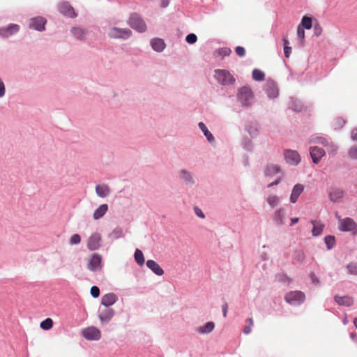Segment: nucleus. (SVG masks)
Instances as JSON below:
<instances>
[{
  "mask_svg": "<svg viewBox=\"0 0 357 357\" xmlns=\"http://www.w3.org/2000/svg\"><path fill=\"white\" fill-rule=\"evenodd\" d=\"M266 201L271 208H274L279 204L280 197L277 195H271L267 197Z\"/></svg>",
  "mask_w": 357,
  "mask_h": 357,
  "instance_id": "c756f323",
  "label": "nucleus"
},
{
  "mask_svg": "<svg viewBox=\"0 0 357 357\" xmlns=\"http://www.w3.org/2000/svg\"><path fill=\"white\" fill-rule=\"evenodd\" d=\"M180 177L181 179L184 180L185 181L190 182L192 180V176L190 172L182 170L180 172Z\"/></svg>",
  "mask_w": 357,
  "mask_h": 357,
  "instance_id": "37998d69",
  "label": "nucleus"
},
{
  "mask_svg": "<svg viewBox=\"0 0 357 357\" xmlns=\"http://www.w3.org/2000/svg\"><path fill=\"white\" fill-rule=\"evenodd\" d=\"M248 130L252 137H256L259 134V126L257 123L250 124Z\"/></svg>",
  "mask_w": 357,
  "mask_h": 357,
  "instance_id": "473e14b6",
  "label": "nucleus"
},
{
  "mask_svg": "<svg viewBox=\"0 0 357 357\" xmlns=\"http://www.w3.org/2000/svg\"><path fill=\"white\" fill-rule=\"evenodd\" d=\"M322 33V28L319 24H317L314 26V33L316 36H319Z\"/></svg>",
  "mask_w": 357,
  "mask_h": 357,
  "instance_id": "8fccbe9b",
  "label": "nucleus"
},
{
  "mask_svg": "<svg viewBox=\"0 0 357 357\" xmlns=\"http://www.w3.org/2000/svg\"><path fill=\"white\" fill-rule=\"evenodd\" d=\"M305 299V294L301 291H293L286 294L284 300L292 305H298L303 303Z\"/></svg>",
  "mask_w": 357,
  "mask_h": 357,
  "instance_id": "7ed1b4c3",
  "label": "nucleus"
},
{
  "mask_svg": "<svg viewBox=\"0 0 357 357\" xmlns=\"http://www.w3.org/2000/svg\"><path fill=\"white\" fill-rule=\"evenodd\" d=\"M40 328H43V330H45V331L50 330L53 326V321L50 318H47L46 319H45L44 321H43L40 323Z\"/></svg>",
  "mask_w": 357,
  "mask_h": 357,
  "instance_id": "f704fd0d",
  "label": "nucleus"
},
{
  "mask_svg": "<svg viewBox=\"0 0 357 357\" xmlns=\"http://www.w3.org/2000/svg\"><path fill=\"white\" fill-rule=\"evenodd\" d=\"M59 9L60 13L64 15L70 17H73L76 15L73 8L67 3L60 4Z\"/></svg>",
  "mask_w": 357,
  "mask_h": 357,
  "instance_id": "a211bd4d",
  "label": "nucleus"
},
{
  "mask_svg": "<svg viewBox=\"0 0 357 357\" xmlns=\"http://www.w3.org/2000/svg\"><path fill=\"white\" fill-rule=\"evenodd\" d=\"M310 222L313 225L312 230V235L314 236H319L323 231L324 225L320 222H317L315 220H311Z\"/></svg>",
  "mask_w": 357,
  "mask_h": 357,
  "instance_id": "393cba45",
  "label": "nucleus"
},
{
  "mask_svg": "<svg viewBox=\"0 0 357 357\" xmlns=\"http://www.w3.org/2000/svg\"><path fill=\"white\" fill-rule=\"evenodd\" d=\"M311 278H312V281L313 283L314 284H319V280L318 279L315 277V275L314 274H312L311 275Z\"/></svg>",
  "mask_w": 357,
  "mask_h": 357,
  "instance_id": "13d9d810",
  "label": "nucleus"
},
{
  "mask_svg": "<svg viewBox=\"0 0 357 357\" xmlns=\"http://www.w3.org/2000/svg\"><path fill=\"white\" fill-rule=\"evenodd\" d=\"M297 34H298V36L300 38H301L302 40L304 39V38H305V31H304L303 29H302L300 26H298Z\"/></svg>",
  "mask_w": 357,
  "mask_h": 357,
  "instance_id": "3c124183",
  "label": "nucleus"
},
{
  "mask_svg": "<svg viewBox=\"0 0 357 357\" xmlns=\"http://www.w3.org/2000/svg\"><path fill=\"white\" fill-rule=\"evenodd\" d=\"M91 294L93 298H98L100 295V289L96 286H93L91 288Z\"/></svg>",
  "mask_w": 357,
  "mask_h": 357,
  "instance_id": "49530a36",
  "label": "nucleus"
},
{
  "mask_svg": "<svg viewBox=\"0 0 357 357\" xmlns=\"http://www.w3.org/2000/svg\"><path fill=\"white\" fill-rule=\"evenodd\" d=\"M284 214V209L280 208L274 213V220L278 225L283 224V217Z\"/></svg>",
  "mask_w": 357,
  "mask_h": 357,
  "instance_id": "cd10ccee",
  "label": "nucleus"
},
{
  "mask_svg": "<svg viewBox=\"0 0 357 357\" xmlns=\"http://www.w3.org/2000/svg\"><path fill=\"white\" fill-rule=\"evenodd\" d=\"M5 94V86L2 80L0 79V98Z\"/></svg>",
  "mask_w": 357,
  "mask_h": 357,
  "instance_id": "864d4df0",
  "label": "nucleus"
},
{
  "mask_svg": "<svg viewBox=\"0 0 357 357\" xmlns=\"http://www.w3.org/2000/svg\"><path fill=\"white\" fill-rule=\"evenodd\" d=\"M168 5V0H163L162 1V6L164 7H166Z\"/></svg>",
  "mask_w": 357,
  "mask_h": 357,
  "instance_id": "680f3d73",
  "label": "nucleus"
},
{
  "mask_svg": "<svg viewBox=\"0 0 357 357\" xmlns=\"http://www.w3.org/2000/svg\"><path fill=\"white\" fill-rule=\"evenodd\" d=\"M286 162L291 165H296L301 161V157L296 151L286 150L284 151Z\"/></svg>",
  "mask_w": 357,
  "mask_h": 357,
  "instance_id": "1a4fd4ad",
  "label": "nucleus"
},
{
  "mask_svg": "<svg viewBox=\"0 0 357 357\" xmlns=\"http://www.w3.org/2000/svg\"><path fill=\"white\" fill-rule=\"evenodd\" d=\"M310 153L312 161L314 163H318L321 158L325 155L324 150L317 146L310 147Z\"/></svg>",
  "mask_w": 357,
  "mask_h": 357,
  "instance_id": "ddd939ff",
  "label": "nucleus"
},
{
  "mask_svg": "<svg viewBox=\"0 0 357 357\" xmlns=\"http://www.w3.org/2000/svg\"><path fill=\"white\" fill-rule=\"evenodd\" d=\"M102 237L99 233L92 234L87 241V248L90 250H98L101 245Z\"/></svg>",
  "mask_w": 357,
  "mask_h": 357,
  "instance_id": "6e6552de",
  "label": "nucleus"
},
{
  "mask_svg": "<svg viewBox=\"0 0 357 357\" xmlns=\"http://www.w3.org/2000/svg\"><path fill=\"white\" fill-rule=\"evenodd\" d=\"M266 92L269 98H274L278 95L277 84L273 81H268L265 86Z\"/></svg>",
  "mask_w": 357,
  "mask_h": 357,
  "instance_id": "4468645a",
  "label": "nucleus"
},
{
  "mask_svg": "<svg viewBox=\"0 0 357 357\" xmlns=\"http://www.w3.org/2000/svg\"><path fill=\"white\" fill-rule=\"evenodd\" d=\"M151 45L155 51L159 52H162L165 47V42L163 41V40L160 38H154L151 40Z\"/></svg>",
  "mask_w": 357,
  "mask_h": 357,
  "instance_id": "b1692460",
  "label": "nucleus"
},
{
  "mask_svg": "<svg viewBox=\"0 0 357 357\" xmlns=\"http://www.w3.org/2000/svg\"><path fill=\"white\" fill-rule=\"evenodd\" d=\"M199 127L202 130V131L204 132V135L207 138V139L212 142L214 141V137L213 135L208 130L206 125L203 122H200L199 123Z\"/></svg>",
  "mask_w": 357,
  "mask_h": 357,
  "instance_id": "c85d7f7f",
  "label": "nucleus"
},
{
  "mask_svg": "<svg viewBox=\"0 0 357 357\" xmlns=\"http://www.w3.org/2000/svg\"><path fill=\"white\" fill-rule=\"evenodd\" d=\"M227 303H225L223 305H222V312H223V316L225 317L227 316Z\"/></svg>",
  "mask_w": 357,
  "mask_h": 357,
  "instance_id": "6e6d98bb",
  "label": "nucleus"
},
{
  "mask_svg": "<svg viewBox=\"0 0 357 357\" xmlns=\"http://www.w3.org/2000/svg\"><path fill=\"white\" fill-rule=\"evenodd\" d=\"M102 268V257L100 255L95 253L92 255L88 264V268L91 271H97Z\"/></svg>",
  "mask_w": 357,
  "mask_h": 357,
  "instance_id": "9d476101",
  "label": "nucleus"
},
{
  "mask_svg": "<svg viewBox=\"0 0 357 357\" xmlns=\"http://www.w3.org/2000/svg\"><path fill=\"white\" fill-rule=\"evenodd\" d=\"M265 74L260 70L255 69L252 71V78L256 81H262L264 79Z\"/></svg>",
  "mask_w": 357,
  "mask_h": 357,
  "instance_id": "72a5a7b5",
  "label": "nucleus"
},
{
  "mask_svg": "<svg viewBox=\"0 0 357 357\" xmlns=\"http://www.w3.org/2000/svg\"><path fill=\"white\" fill-rule=\"evenodd\" d=\"M236 54L238 56H244L245 54V50L244 49V47H241V46H238L236 47Z\"/></svg>",
  "mask_w": 357,
  "mask_h": 357,
  "instance_id": "de8ad7c7",
  "label": "nucleus"
},
{
  "mask_svg": "<svg viewBox=\"0 0 357 357\" xmlns=\"http://www.w3.org/2000/svg\"><path fill=\"white\" fill-rule=\"evenodd\" d=\"M303 189H304L303 186L301 184H296L294 187L293 190L291 192V197H290V201L292 203H295L297 201L298 197L303 191Z\"/></svg>",
  "mask_w": 357,
  "mask_h": 357,
  "instance_id": "5701e85b",
  "label": "nucleus"
},
{
  "mask_svg": "<svg viewBox=\"0 0 357 357\" xmlns=\"http://www.w3.org/2000/svg\"><path fill=\"white\" fill-rule=\"evenodd\" d=\"M46 20L41 17H35L31 20L30 27L38 31H43L45 29V24Z\"/></svg>",
  "mask_w": 357,
  "mask_h": 357,
  "instance_id": "2eb2a0df",
  "label": "nucleus"
},
{
  "mask_svg": "<svg viewBox=\"0 0 357 357\" xmlns=\"http://www.w3.org/2000/svg\"><path fill=\"white\" fill-rule=\"evenodd\" d=\"M82 335L89 340H98L101 337V333L99 329L94 326L87 327L82 331Z\"/></svg>",
  "mask_w": 357,
  "mask_h": 357,
  "instance_id": "0eeeda50",
  "label": "nucleus"
},
{
  "mask_svg": "<svg viewBox=\"0 0 357 357\" xmlns=\"http://www.w3.org/2000/svg\"><path fill=\"white\" fill-rule=\"evenodd\" d=\"M301 24L306 29H310L312 26V19L309 17L304 16L301 20Z\"/></svg>",
  "mask_w": 357,
  "mask_h": 357,
  "instance_id": "e433bc0d",
  "label": "nucleus"
},
{
  "mask_svg": "<svg viewBox=\"0 0 357 357\" xmlns=\"http://www.w3.org/2000/svg\"><path fill=\"white\" fill-rule=\"evenodd\" d=\"M349 273L351 275H357V263L351 262L347 266Z\"/></svg>",
  "mask_w": 357,
  "mask_h": 357,
  "instance_id": "ea45409f",
  "label": "nucleus"
},
{
  "mask_svg": "<svg viewBox=\"0 0 357 357\" xmlns=\"http://www.w3.org/2000/svg\"><path fill=\"white\" fill-rule=\"evenodd\" d=\"M335 301L340 305L351 306L354 303V298L350 296H338L334 297Z\"/></svg>",
  "mask_w": 357,
  "mask_h": 357,
  "instance_id": "412c9836",
  "label": "nucleus"
},
{
  "mask_svg": "<svg viewBox=\"0 0 357 357\" xmlns=\"http://www.w3.org/2000/svg\"><path fill=\"white\" fill-rule=\"evenodd\" d=\"M344 192L340 188H333L329 193L330 199L332 202H337L343 197Z\"/></svg>",
  "mask_w": 357,
  "mask_h": 357,
  "instance_id": "4be33fe9",
  "label": "nucleus"
},
{
  "mask_svg": "<svg viewBox=\"0 0 357 357\" xmlns=\"http://www.w3.org/2000/svg\"><path fill=\"white\" fill-rule=\"evenodd\" d=\"M319 143L322 144L323 145L326 146L327 144V140L324 138L319 139Z\"/></svg>",
  "mask_w": 357,
  "mask_h": 357,
  "instance_id": "bf43d9fd",
  "label": "nucleus"
},
{
  "mask_svg": "<svg viewBox=\"0 0 357 357\" xmlns=\"http://www.w3.org/2000/svg\"><path fill=\"white\" fill-rule=\"evenodd\" d=\"M108 206L107 204H104L100 205L93 213V218L95 220H98L102 218L107 211Z\"/></svg>",
  "mask_w": 357,
  "mask_h": 357,
  "instance_id": "a878e982",
  "label": "nucleus"
},
{
  "mask_svg": "<svg viewBox=\"0 0 357 357\" xmlns=\"http://www.w3.org/2000/svg\"><path fill=\"white\" fill-rule=\"evenodd\" d=\"M135 259L136 262L140 266H142L144 263V255L142 252L139 249H136L135 252Z\"/></svg>",
  "mask_w": 357,
  "mask_h": 357,
  "instance_id": "2f4dec72",
  "label": "nucleus"
},
{
  "mask_svg": "<svg viewBox=\"0 0 357 357\" xmlns=\"http://www.w3.org/2000/svg\"><path fill=\"white\" fill-rule=\"evenodd\" d=\"M81 242V237L79 234H73L70 239V243L71 245H74V244H78Z\"/></svg>",
  "mask_w": 357,
  "mask_h": 357,
  "instance_id": "c03bdc74",
  "label": "nucleus"
},
{
  "mask_svg": "<svg viewBox=\"0 0 357 357\" xmlns=\"http://www.w3.org/2000/svg\"><path fill=\"white\" fill-rule=\"evenodd\" d=\"M96 192L99 197L105 198L109 195L110 188L105 184L98 185L96 187Z\"/></svg>",
  "mask_w": 357,
  "mask_h": 357,
  "instance_id": "aec40b11",
  "label": "nucleus"
},
{
  "mask_svg": "<svg viewBox=\"0 0 357 357\" xmlns=\"http://www.w3.org/2000/svg\"><path fill=\"white\" fill-rule=\"evenodd\" d=\"M195 212L197 214V215L199 216V218H204L205 215H204V213L198 207H197V206L195 207Z\"/></svg>",
  "mask_w": 357,
  "mask_h": 357,
  "instance_id": "603ef678",
  "label": "nucleus"
},
{
  "mask_svg": "<svg viewBox=\"0 0 357 357\" xmlns=\"http://www.w3.org/2000/svg\"><path fill=\"white\" fill-rule=\"evenodd\" d=\"M298 220L299 219L298 218H292L291 219V221L292 224H296V223H297L298 222Z\"/></svg>",
  "mask_w": 357,
  "mask_h": 357,
  "instance_id": "052dcab7",
  "label": "nucleus"
},
{
  "mask_svg": "<svg viewBox=\"0 0 357 357\" xmlns=\"http://www.w3.org/2000/svg\"><path fill=\"white\" fill-rule=\"evenodd\" d=\"M219 52H220V54H221L222 56H229L231 54V50L230 48L225 47V48L220 49Z\"/></svg>",
  "mask_w": 357,
  "mask_h": 357,
  "instance_id": "09e8293b",
  "label": "nucleus"
},
{
  "mask_svg": "<svg viewBox=\"0 0 357 357\" xmlns=\"http://www.w3.org/2000/svg\"><path fill=\"white\" fill-rule=\"evenodd\" d=\"M281 172V167L278 164L268 163L266 165L264 173L266 176L273 177Z\"/></svg>",
  "mask_w": 357,
  "mask_h": 357,
  "instance_id": "f8f14e48",
  "label": "nucleus"
},
{
  "mask_svg": "<svg viewBox=\"0 0 357 357\" xmlns=\"http://www.w3.org/2000/svg\"><path fill=\"white\" fill-rule=\"evenodd\" d=\"M247 322H248V326H245L243 328V333H244L245 334H249V333H250V332L252 331V327L253 324H254L253 320H252V318H249V319H247Z\"/></svg>",
  "mask_w": 357,
  "mask_h": 357,
  "instance_id": "79ce46f5",
  "label": "nucleus"
},
{
  "mask_svg": "<svg viewBox=\"0 0 357 357\" xmlns=\"http://www.w3.org/2000/svg\"><path fill=\"white\" fill-rule=\"evenodd\" d=\"M351 138L354 140H357V128L353 130L351 133Z\"/></svg>",
  "mask_w": 357,
  "mask_h": 357,
  "instance_id": "5fc2aeb1",
  "label": "nucleus"
},
{
  "mask_svg": "<svg viewBox=\"0 0 357 357\" xmlns=\"http://www.w3.org/2000/svg\"><path fill=\"white\" fill-rule=\"evenodd\" d=\"M117 301V296L114 293H109L102 296L101 299L102 305L109 307Z\"/></svg>",
  "mask_w": 357,
  "mask_h": 357,
  "instance_id": "f3484780",
  "label": "nucleus"
},
{
  "mask_svg": "<svg viewBox=\"0 0 357 357\" xmlns=\"http://www.w3.org/2000/svg\"><path fill=\"white\" fill-rule=\"evenodd\" d=\"M354 323L356 328H357V318L354 319Z\"/></svg>",
  "mask_w": 357,
  "mask_h": 357,
  "instance_id": "e2e57ef3",
  "label": "nucleus"
},
{
  "mask_svg": "<svg viewBox=\"0 0 357 357\" xmlns=\"http://www.w3.org/2000/svg\"><path fill=\"white\" fill-rule=\"evenodd\" d=\"M215 324L212 321L207 322L205 325L200 326L197 328L199 333H209L213 331Z\"/></svg>",
  "mask_w": 357,
  "mask_h": 357,
  "instance_id": "bb28decb",
  "label": "nucleus"
},
{
  "mask_svg": "<svg viewBox=\"0 0 357 357\" xmlns=\"http://www.w3.org/2000/svg\"><path fill=\"white\" fill-rule=\"evenodd\" d=\"M146 266L149 268H150L155 274L158 275H162L164 274V271L159 266L158 263H156L154 260L149 259L146 261Z\"/></svg>",
  "mask_w": 357,
  "mask_h": 357,
  "instance_id": "6ab92c4d",
  "label": "nucleus"
},
{
  "mask_svg": "<svg viewBox=\"0 0 357 357\" xmlns=\"http://www.w3.org/2000/svg\"><path fill=\"white\" fill-rule=\"evenodd\" d=\"M185 40L189 44H193L197 41V37L195 33H190L186 36Z\"/></svg>",
  "mask_w": 357,
  "mask_h": 357,
  "instance_id": "a18cd8bd",
  "label": "nucleus"
},
{
  "mask_svg": "<svg viewBox=\"0 0 357 357\" xmlns=\"http://www.w3.org/2000/svg\"><path fill=\"white\" fill-rule=\"evenodd\" d=\"M214 76L218 82L222 85H229L235 82V78L227 70H215Z\"/></svg>",
  "mask_w": 357,
  "mask_h": 357,
  "instance_id": "f257e3e1",
  "label": "nucleus"
},
{
  "mask_svg": "<svg viewBox=\"0 0 357 357\" xmlns=\"http://www.w3.org/2000/svg\"><path fill=\"white\" fill-rule=\"evenodd\" d=\"M20 29V26L15 24H10L7 27L0 28V36L4 38H8L9 36L16 33Z\"/></svg>",
  "mask_w": 357,
  "mask_h": 357,
  "instance_id": "9b49d317",
  "label": "nucleus"
},
{
  "mask_svg": "<svg viewBox=\"0 0 357 357\" xmlns=\"http://www.w3.org/2000/svg\"><path fill=\"white\" fill-rule=\"evenodd\" d=\"M282 41L284 45V56L285 57L289 58L291 54V47L289 46V42L286 37L283 38Z\"/></svg>",
  "mask_w": 357,
  "mask_h": 357,
  "instance_id": "7c9ffc66",
  "label": "nucleus"
},
{
  "mask_svg": "<svg viewBox=\"0 0 357 357\" xmlns=\"http://www.w3.org/2000/svg\"><path fill=\"white\" fill-rule=\"evenodd\" d=\"M305 253L303 250L296 251L294 255V259L298 262H302L305 259Z\"/></svg>",
  "mask_w": 357,
  "mask_h": 357,
  "instance_id": "58836bf2",
  "label": "nucleus"
},
{
  "mask_svg": "<svg viewBox=\"0 0 357 357\" xmlns=\"http://www.w3.org/2000/svg\"><path fill=\"white\" fill-rule=\"evenodd\" d=\"M73 35L78 39L82 40L84 36V31L81 28H73L72 29Z\"/></svg>",
  "mask_w": 357,
  "mask_h": 357,
  "instance_id": "c9c22d12",
  "label": "nucleus"
},
{
  "mask_svg": "<svg viewBox=\"0 0 357 357\" xmlns=\"http://www.w3.org/2000/svg\"><path fill=\"white\" fill-rule=\"evenodd\" d=\"M132 31L128 29L112 27L109 31V36L112 38L127 39L131 36Z\"/></svg>",
  "mask_w": 357,
  "mask_h": 357,
  "instance_id": "423d86ee",
  "label": "nucleus"
},
{
  "mask_svg": "<svg viewBox=\"0 0 357 357\" xmlns=\"http://www.w3.org/2000/svg\"><path fill=\"white\" fill-rule=\"evenodd\" d=\"M114 314L113 309L105 307V308L101 310L99 313V318L102 322H108L111 320Z\"/></svg>",
  "mask_w": 357,
  "mask_h": 357,
  "instance_id": "dca6fc26",
  "label": "nucleus"
},
{
  "mask_svg": "<svg viewBox=\"0 0 357 357\" xmlns=\"http://www.w3.org/2000/svg\"><path fill=\"white\" fill-rule=\"evenodd\" d=\"M238 99L243 106L248 107L250 105L253 100V93L252 90L247 86L241 88L238 93Z\"/></svg>",
  "mask_w": 357,
  "mask_h": 357,
  "instance_id": "f03ea898",
  "label": "nucleus"
},
{
  "mask_svg": "<svg viewBox=\"0 0 357 357\" xmlns=\"http://www.w3.org/2000/svg\"><path fill=\"white\" fill-rule=\"evenodd\" d=\"M128 24L134 29L144 32L146 29V25L144 21L137 15L132 14L129 18Z\"/></svg>",
  "mask_w": 357,
  "mask_h": 357,
  "instance_id": "39448f33",
  "label": "nucleus"
},
{
  "mask_svg": "<svg viewBox=\"0 0 357 357\" xmlns=\"http://www.w3.org/2000/svg\"><path fill=\"white\" fill-rule=\"evenodd\" d=\"M280 181H281L280 178L276 179L274 182H272L270 184H268V187L271 188L275 185H278L280 182Z\"/></svg>",
  "mask_w": 357,
  "mask_h": 357,
  "instance_id": "4d7b16f0",
  "label": "nucleus"
},
{
  "mask_svg": "<svg viewBox=\"0 0 357 357\" xmlns=\"http://www.w3.org/2000/svg\"><path fill=\"white\" fill-rule=\"evenodd\" d=\"M325 243L328 250L331 249L335 243V237L333 236H327L324 238Z\"/></svg>",
  "mask_w": 357,
  "mask_h": 357,
  "instance_id": "4c0bfd02",
  "label": "nucleus"
},
{
  "mask_svg": "<svg viewBox=\"0 0 357 357\" xmlns=\"http://www.w3.org/2000/svg\"><path fill=\"white\" fill-rule=\"evenodd\" d=\"M349 156L352 160H357V145L351 146L348 151Z\"/></svg>",
  "mask_w": 357,
  "mask_h": 357,
  "instance_id": "a19ab883",
  "label": "nucleus"
},
{
  "mask_svg": "<svg viewBox=\"0 0 357 357\" xmlns=\"http://www.w3.org/2000/svg\"><path fill=\"white\" fill-rule=\"evenodd\" d=\"M339 229L344 231H353L357 232V225L353 219L350 218H345L343 219L339 218Z\"/></svg>",
  "mask_w": 357,
  "mask_h": 357,
  "instance_id": "20e7f679",
  "label": "nucleus"
}]
</instances>
